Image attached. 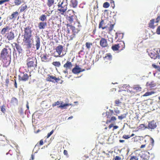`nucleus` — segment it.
<instances>
[{"mask_svg": "<svg viewBox=\"0 0 160 160\" xmlns=\"http://www.w3.org/2000/svg\"><path fill=\"white\" fill-rule=\"evenodd\" d=\"M133 89L136 92H140L142 91V88L140 87L139 85H137L134 86Z\"/></svg>", "mask_w": 160, "mask_h": 160, "instance_id": "2f4dec72", "label": "nucleus"}, {"mask_svg": "<svg viewBox=\"0 0 160 160\" xmlns=\"http://www.w3.org/2000/svg\"><path fill=\"white\" fill-rule=\"evenodd\" d=\"M118 128V126H113V128L112 130L114 131V130L117 129Z\"/></svg>", "mask_w": 160, "mask_h": 160, "instance_id": "338daca9", "label": "nucleus"}, {"mask_svg": "<svg viewBox=\"0 0 160 160\" xmlns=\"http://www.w3.org/2000/svg\"><path fill=\"white\" fill-rule=\"evenodd\" d=\"M114 24H111L109 27L108 28V30L109 32H111L113 29Z\"/></svg>", "mask_w": 160, "mask_h": 160, "instance_id": "a18cd8bd", "label": "nucleus"}, {"mask_svg": "<svg viewBox=\"0 0 160 160\" xmlns=\"http://www.w3.org/2000/svg\"><path fill=\"white\" fill-rule=\"evenodd\" d=\"M72 66V64L71 62L69 61H67L64 64L63 66V67L66 69V70L64 71L63 72L65 73L67 72V70L71 69Z\"/></svg>", "mask_w": 160, "mask_h": 160, "instance_id": "ddd939ff", "label": "nucleus"}, {"mask_svg": "<svg viewBox=\"0 0 160 160\" xmlns=\"http://www.w3.org/2000/svg\"><path fill=\"white\" fill-rule=\"evenodd\" d=\"M48 56L46 54H43L42 56L41 57L42 61L44 62H48L49 61L48 58Z\"/></svg>", "mask_w": 160, "mask_h": 160, "instance_id": "7c9ffc66", "label": "nucleus"}, {"mask_svg": "<svg viewBox=\"0 0 160 160\" xmlns=\"http://www.w3.org/2000/svg\"><path fill=\"white\" fill-rule=\"evenodd\" d=\"M125 118V116L124 115H122L121 116H118V118L120 120H122L123 118Z\"/></svg>", "mask_w": 160, "mask_h": 160, "instance_id": "680f3d73", "label": "nucleus"}, {"mask_svg": "<svg viewBox=\"0 0 160 160\" xmlns=\"http://www.w3.org/2000/svg\"><path fill=\"white\" fill-rule=\"evenodd\" d=\"M151 145L152 146H153V143H154V140L152 138H151Z\"/></svg>", "mask_w": 160, "mask_h": 160, "instance_id": "774afa93", "label": "nucleus"}, {"mask_svg": "<svg viewBox=\"0 0 160 160\" xmlns=\"http://www.w3.org/2000/svg\"><path fill=\"white\" fill-rule=\"evenodd\" d=\"M31 75H28L27 73H22L18 76L19 79L20 81H26L28 79L29 76Z\"/></svg>", "mask_w": 160, "mask_h": 160, "instance_id": "9b49d317", "label": "nucleus"}, {"mask_svg": "<svg viewBox=\"0 0 160 160\" xmlns=\"http://www.w3.org/2000/svg\"><path fill=\"white\" fill-rule=\"evenodd\" d=\"M115 39L117 41H118L122 39L123 37L122 33L116 32L115 34Z\"/></svg>", "mask_w": 160, "mask_h": 160, "instance_id": "4be33fe9", "label": "nucleus"}, {"mask_svg": "<svg viewBox=\"0 0 160 160\" xmlns=\"http://www.w3.org/2000/svg\"><path fill=\"white\" fill-rule=\"evenodd\" d=\"M139 128H140L144 129L147 128V127H145V125L143 124H141L139 126Z\"/></svg>", "mask_w": 160, "mask_h": 160, "instance_id": "864d4df0", "label": "nucleus"}, {"mask_svg": "<svg viewBox=\"0 0 160 160\" xmlns=\"http://www.w3.org/2000/svg\"><path fill=\"white\" fill-rule=\"evenodd\" d=\"M152 66L155 69H157L159 71H160V67L159 66H157L155 64H152Z\"/></svg>", "mask_w": 160, "mask_h": 160, "instance_id": "603ef678", "label": "nucleus"}, {"mask_svg": "<svg viewBox=\"0 0 160 160\" xmlns=\"http://www.w3.org/2000/svg\"><path fill=\"white\" fill-rule=\"evenodd\" d=\"M52 64L53 66L58 67H59L61 66V63L59 61L53 62Z\"/></svg>", "mask_w": 160, "mask_h": 160, "instance_id": "58836bf2", "label": "nucleus"}, {"mask_svg": "<svg viewBox=\"0 0 160 160\" xmlns=\"http://www.w3.org/2000/svg\"><path fill=\"white\" fill-rule=\"evenodd\" d=\"M13 44L15 45V47L18 51L19 53H20L22 52V49L19 44L16 42L13 43Z\"/></svg>", "mask_w": 160, "mask_h": 160, "instance_id": "c756f323", "label": "nucleus"}, {"mask_svg": "<svg viewBox=\"0 0 160 160\" xmlns=\"http://www.w3.org/2000/svg\"><path fill=\"white\" fill-rule=\"evenodd\" d=\"M28 8L27 5L22 4L19 8L20 12H22L27 10Z\"/></svg>", "mask_w": 160, "mask_h": 160, "instance_id": "cd10ccee", "label": "nucleus"}, {"mask_svg": "<svg viewBox=\"0 0 160 160\" xmlns=\"http://www.w3.org/2000/svg\"><path fill=\"white\" fill-rule=\"evenodd\" d=\"M10 0H0V5L3 4L5 2H9Z\"/></svg>", "mask_w": 160, "mask_h": 160, "instance_id": "3c124183", "label": "nucleus"}, {"mask_svg": "<svg viewBox=\"0 0 160 160\" xmlns=\"http://www.w3.org/2000/svg\"><path fill=\"white\" fill-rule=\"evenodd\" d=\"M142 160H147L149 159V153L148 152H144L141 156Z\"/></svg>", "mask_w": 160, "mask_h": 160, "instance_id": "6ab92c4d", "label": "nucleus"}, {"mask_svg": "<svg viewBox=\"0 0 160 160\" xmlns=\"http://www.w3.org/2000/svg\"><path fill=\"white\" fill-rule=\"evenodd\" d=\"M155 22V19H151L148 24V27L152 29H154L156 27V25H154Z\"/></svg>", "mask_w": 160, "mask_h": 160, "instance_id": "bb28decb", "label": "nucleus"}, {"mask_svg": "<svg viewBox=\"0 0 160 160\" xmlns=\"http://www.w3.org/2000/svg\"><path fill=\"white\" fill-rule=\"evenodd\" d=\"M104 24V20L101 19V20L99 24L98 28H102V30L107 28H108L107 26L103 27Z\"/></svg>", "mask_w": 160, "mask_h": 160, "instance_id": "a878e982", "label": "nucleus"}, {"mask_svg": "<svg viewBox=\"0 0 160 160\" xmlns=\"http://www.w3.org/2000/svg\"><path fill=\"white\" fill-rule=\"evenodd\" d=\"M116 120V118L115 117H112L111 119L110 120H107L106 123H108L109 122H110L111 121H114Z\"/></svg>", "mask_w": 160, "mask_h": 160, "instance_id": "49530a36", "label": "nucleus"}, {"mask_svg": "<svg viewBox=\"0 0 160 160\" xmlns=\"http://www.w3.org/2000/svg\"><path fill=\"white\" fill-rule=\"evenodd\" d=\"M110 6L109 3L108 2H104L103 4V7L105 8H107Z\"/></svg>", "mask_w": 160, "mask_h": 160, "instance_id": "c03bdc74", "label": "nucleus"}, {"mask_svg": "<svg viewBox=\"0 0 160 160\" xmlns=\"http://www.w3.org/2000/svg\"><path fill=\"white\" fill-rule=\"evenodd\" d=\"M11 50L8 46H6L1 51L0 60L3 63V66L7 67L10 64L11 61Z\"/></svg>", "mask_w": 160, "mask_h": 160, "instance_id": "f257e3e1", "label": "nucleus"}, {"mask_svg": "<svg viewBox=\"0 0 160 160\" xmlns=\"http://www.w3.org/2000/svg\"><path fill=\"white\" fill-rule=\"evenodd\" d=\"M137 137H135L133 138H132V142H135V141H136L138 140Z\"/></svg>", "mask_w": 160, "mask_h": 160, "instance_id": "bf43d9fd", "label": "nucleus"}, {"mask_svg": "<svg viewBox=\"0 0 160 160\" xmlns=\"http://www.w3.org/2000/svg\"><path fill=\"white\" fill-rule=\"evenodd\" d=\"M99 44L101 47L103 48H107L108 46L107 40L103 38H101Z\"/></svg>", "mask_w": 160, "mask_h": 160, "instance_id": "f8f14e48", "label": "nucleus"}, {"mask_svg": "<svg viewBox=\"0 0 160 160\" xmlns=\"http://www.w3.org/2000/svg\"><path fill=\"white\" fill-rule=\"evenodd\" d=\"M47 77L46 78V80L47 81L51 82L53 83L58 82V81L60 80V78L58 77V78L50 74H48Z\"/></svg>", "mask_w": 160, "mask_h": 160, "instance_id": "6e6552de", "label": "nucleus"}, {"mask_svg": "<svg viewBox=\"0 0 160 160\" xmlns=\"http://www.w3.org/2000/svg\"><path fill=\"white\" fill-rule=\"evenodd\" d=\"M78 4L77 0H71L70 1V6L73 8H75L77 7Z\"/></svg>", "mask_w": 160, "mask_h": 160, "instance_id": "b1692460", "label": "nucleus"}, {"mask_svg": "<svg viewBox=\"0 0 160 160\" xmlns=\"http://www.w3.org/2000/svg\"><path fill=\"white\" fill-rule=\"evenodd\" d=\"M23 36V42L24 45L27 48H31L33 42L32 35V30L30 26H28L24 28Z\"/></svg>", "mask_w": 160, "mask_h": 160, "instance_id": "f03ea898", "label": "nucleus"}, {"mask_svg": "<svg viewBox=\"0 0 160 160\" xmlns=\"http://www.w3.org/2000/svg\"><path fill=\"white\" fill-rule=\"evenodd\" d=\"M68 17H70L72 16H76L75 15L74 11L71 10H69L68 11Z\"/></svg>", "mask_w": 160, "mask_h": 160, "instance_id": "e433bc0d", "label": "nucleus"}, {"mask_svg": "<svg viewBox=\"0 0 160 160\" xmlns=\"http://www.w3.org/2000/svg\"><path fill=\"white\" fill-rule=\"evenodd\" d=\"M156 20V21L155 22L156 23H158L159 22L160 20V15L158 16Z\"/></svg>", "mask_w": 160, "mask_h": 160, "instance_id": "052dcab7", "label": "nucleus"}, {"mask_svg": "<svg viewBox=\"0 0 160 160\" xmlns=\"http://www.w3.org/2000/svg\"><path fill=\"white\" fill-rule=\"evenodd\" d=\"M156 33L158 34H160V26L157 28L156 30Z\"/></svg>", "mask_w": 160, "mask_h": 160, "instance_id": "6e6d98bb", "label": "nucleus"}, {"mask_svg": "<svg viewBox=\"0 0 160 160\" xmlns=\"http://www.w3.org/2000/svg\"><path fill=\"white\" fill-rule=\"evenodd\" d=\"M63 153L64 154L66 155V156H68V152L67 150H64V152H63Z\"/></svg>", "mask_w": 160, "mask_h": 160, "instance_id": "69168bd1", "label": "nucleus"}, {"mask_svg": "<svg viewBox=\"0 0 160 160\" xmlns=\"http://www.w3.org/2000/svg\"><path fill=\"white\" fill-rule=\"evenodd\" d=\"M54 0H47V4L49 7H50L54 3Z\"/></svg>", "mask_w": 160, "mask_h": 160, "instance_id": "c9c22d12", "label": "nucleus"}, {"mask_svg": "<svg viewBox=\"0 0 160 160\" xmlns=\"http://www.w3.org/2000/svg\"><path fill=\"white\" fill-rule=\"evenodd\" d=\"M22 0H15L14 3L15 5L19 6L22 3Z\"/></svg>", "mask_w": 160, "mask_h": 160, "instance_id": "ea45409f", "label": "nucleus"}, {"mask_svg": "<svg viewBox=\"0 0 160 160\" xmlns=\"http://www.w3.org/2000/svg\"><path fill=\"white\" fill-rule=\"evenodd\" d=\"M66 19L68 23L66 24H70L72 26H77L79 28L82 27L77 16L67 17Z\"/></svg>", "mask_w": 160, "mask_h": 160, "instance_id": "7ed1b4c3", "label": "nucleus"}, {"mask_svg": "<svg viewBox=\"0 0 160 160\" xmlns=\"http://www.w3.org/2000/svg\"><path fill=\"white\" fill-rule=\"evenodd\" d=\"M27 66L28 69L35 68L37 66V61L35 58H29L27 60Z\"/></svg>", "mask_w": 160, "mask_h": 160, "instance_id": "39448f33", "label": "nucleus"}, {"mask_svg": "<svg viewBox=\"0 0 160 160\" xmlns=\"http://www.w3.org/2000/svg\"><path fill=\"white\" fill-rule=\"evenodd\" d=\"M67 27H69L72 31V33L76 35L80 31V28H78L77 26H72L70 24H66Z\"/></svg>", "mask_w": 160, "mask_h": 160, "instance_id": "1a4fd4ad", "label": "nucleus"}, {"mask_svg": "<svg viewBox=\"0 0 160 160\" xmlns=\"http://www.w3.org/2000/svg\"><path fill=\"white\" fill-rule=\"evenodd\" d=\"M84 71V69L82 70L78 65H76L75 67L72 70V72L75 74L79 73Z\"/></svg>", "mask_w": 160, "mask_h": 160, "instance_id": "2eb2a0df", "label": "nucleus"}, {"mask_svg": "<svg viewBox=\"0 0 160 160\" xmlns=\"http://www.w3.org/2000/svg\"><path fill=\"white\" fill-rule=\"evenodd\" d=\"M122 138L126 139H128L130 138V136L129 135H124Z\"/></svg>", "mask_w": 160, "mask_h": 160, "instance_id": "4d7b16f0", "label": "nucleus"}, {"mask_svg": "<svg viewBox=\"0 0 160 160\" xmlns=\"http://www.w3.org/2000/svg\"><path fill=\"white\" fill-rule=\"evenodd\" d=\"M10 29L11 28L8 26H6L2 29L1 32V33L2 35H5L7 32H8Z\"/></svg>", "mask_w": 160, "mask_h": 160, "instance_id": "a211bd4d", "label": "nucleus"}, {"mask_svg": "<svg viewBox=\"0 0 160 160\" xmlns=\"http://www.w3.org/2000/svg\"><path fill=\"white\" fill-rule=\"evenodd\" d=\"M68 0H62L58 3V10L62 15H63L68 9Z\"/></svg>", "mask_w": 160, "mask_h": 160, "instance_id": "20e7f679", "label": "nucleus"}, {"mask_svg": "<svg viewBox=\"0 0 160 160\" xmlns=\"http://www.w3.org/2000/svg\"><path fill=\"white\" fill-rule=\"evenodd\" d=\"M114 105L116 106L120 107L122 104V102L119 99L115 100L114 101Z\"/></svg>", "mask_w": 160, "mask_h": 160, "instance_id": "473e14b6", "label": "nucleus"}, {"mask_svg": "<svg viewBox=\"0 0 160 160\" xmlns=\"http://www.w3.org/2000/svg\"><path fill=\"white\" fill-rule=\"evenodd\" d=\"M4 37L8 41H11L14 39L15 37L14 33L12 31L7 32L5 35Z\"/></svg>", "mask_w": 160, "mask_h": 160, "instance_id": "9d476101", "label": "nucleus"}, {"mask_svg": "<svg viewBox=\"0 0 160 160\" xmlns=\"http://www.w3.org/2000/svg\"><path fill=\"white\" fill-rule=\"evenodd\" d=\"M43 144V141L42 139L40 140L39 142L36 145V146H39L42 145Z\"/></svg>", "mask_w": 160, "mask_h": 160, "instance_id": "09e8293b", "label": "nucleus"}, {"mask_svg": "<svg viewBox=\"0 0 160 160\" xmlns=\"http://www.w3.org/2000/svg\"><path fill=\"white\" fill-rule=\"evenodd\" d=\"M138 158L137 157V156L136 155V156L132 155L131 156V160H138Z\"/></svg>", "mask_w": 160, "mask_h": 160, "instance_id": "8fccbe9b", "label": "nucleus"}, {"mask_svg": "<svg viewBox=\"0 0 160 160\" xmlns=\"http://www.w3.org/2000/svg\"><path fill=\"white\" fill-rule=\"evenodd\" d=\"M47 26L46 22H41L38 23V27L39 29H43L45 28Z\"/></svg>", "mask_w": 160, "mask_h": 160, "instance_id": "aec40b11", "label": "nucleus"}, {"mask_svg": "<svg viewBox=\"0 0 160 160\" xmlns=\"http://www.w3.org/2000/svg\"><path fill=\"white\" fill-rule=\"evenodd\" d=\"M155 93L154 92L152 91L150 92H146L143 95V97H146L151 95Z\"/></svg>", "mask_w": 160, "mask_h": 160, "instance_id": "37998d69", "label": "nucleus"}, {"mask_svg": "<svg viewBox=\"0 0 160 160\" xmlns=\"http://www.w3.org/2000/svg\"><path fill=\"white\" fill-rule=\"evenodd\" d=\"M76 36V35L72 33L70 34H67V39L69 40H72L73 38H75Z\"/></svg>", "mask_w": 160, "mask_h": 160, "instance_id": "c85d7f7f", "label": "nucleus"}, {"mask_svg": "<svg viewBox=\"0 0 160 160\" xmlns=\"http://www.w3.org/2000/svg\"><path fill=\"white\" fill-rule=\"evenodd\" d=\"M19 14L18 12L17 11L13 12L10 15L8 16V18H9V20L14 21L16 19Z\"/></svg>", "mask_w": 160, "mask_h": 160, "instance_id": "4468645a", "label": "nucleus"}, {"mask_svg": "<svg viewBox=\"0 0 160 160\" xmlns=\"http://www.w3.org/2000/svg\"><path fill=\"white\" fill-rule=\"evenodd\" d=\"M149 55L152 59H155L157 58L160 59V55L158 54L155 53L154 52H150Z\"/></svg>", "mask_w": 160, "mask_h": 160, "instance_id": "f3484780", "label": "nucleus"}, {"mask_svg": "<svg viewBox=\"0 0 160 160\" xmlns=\"http://www.w3.org/2000/svg\"><path fill=\"white\" fill-rule=\"evenodd\" d=\"M18 102V99L15 97H12L11 101V103L12 104H17Z\"/></svg>", "mask_w": 160, "mask_h": 160, "instance_id": "f704fd0d", "label": "nucleus"}, {"mask_svg": "<svg viewBox=\"0 0 160 160\" xmlns=\"http://www.w3.org/2000/svg\"><path fill=\"white\" fill-rule=\"evenodd\" d=\"M14 86L16 88H17L18 86H17V84L16 82V79H14Z\"/></svg>", "mask_w": 160, "mask_h": 160, "instance_id": "e2e57ef3", "label": "nucleus"}, {"mask_svg": "<svg viewBox=\"0 0 160 160\" xmlns=\"http://www.w3.org/2000/svg\"><path fill=\"white\" fill-rule=\"evenodd\" d=\"M35 42L36 49L38 50L40 46V38L39 36H37L36 37Z\"/></svg>", "mask_w": 160, "mask_h": 160, "instance_id": "5701e85b", "label": "nucleus"}, {"mask_svg": "<svg viewBox=\"0 0 160 160\" xmlns=\"http://www.w3.org/2000/svg\"><path fill=\"white\" fill-rule=\"evenodd\" d=\"M110 3L111 5L112 6L113 8L115 7V4L114 1L113 0H110Z\"/></svg>", "mask_w": 160, "mask_h": 160, "instance_id": "13d9d810", "label": "nucleus"}, {"mask_svg": "<svg viewBox=\"0 0 160 160\" xmlns=\"http://www.w3.org/2000/svg\"><path fill=\"white\" fill-rule=\"evenodd\" d=\"M117 44H114L112 46V49L114 51L119 50Z\"/></svg>", "mask_w": 160, "mask_h": 160, "instance_id": "4c0bfd02", "label": "nucleus"}, {"mask_svg": "<svg viewBox=\"0 0 160 160\" xmlns=\"http://www.w3.org/2000/svg\"><path fill=\"white\" fill-rule=\"evenodd\" d=\"M72 105V104H71L69 103H65L63 104V102L62 101L59 102L58 101L57 102H56L55 103H53L52 104V106L53 107H54L56 106H58V108H60L62 109H66V108L65 107L71 106Z\"/></svg>", "mask_w": 160, "mask_h": 160, "instance_id": "0eeeda50", "label": "nucleus"}, {"mask_svg": "<svg viewBox=\"0 0 160 160\" xmlns=\"http://www.w3.org/2000/svg\"><path fill=\"white\" fill-rule=\"evenodd\" d=\"M103 59L104 60L106 61H110L112 59V56L110 53H107L105 56L104 57Z\"/></svg>", "mask_w": 160, "mask_h": 160, "instance_id": "412c9836", "label": "nucleus"}, {"mask_svg": "<svg viewBox=\"0 0 160 160\" xmlns=\"http://www.w3.org/2000/svg\"><path fill=\"white\" fill-rule=\"evenodd\" d=\"M54 132L53 130H52L48 134L47 137L48 138Z\"/></svg>", "mask_w": 160, "mask_h": 160, "instance_id": "5fc2aeb1", "label": "nucleus"}, {"mask_svg": "<svg viewBox=\"0 0 160 160\" xmlns=\"http://www.w3.org/2000/svg\"><path fill=\"white\" fill-rule=\"evenodd\" d=\"M148 126L149 129H154L157 127L156 123L154 121H152L149 122Z\"/></svg>", "mask_w": 160, "mask_h": 160, "instance_id": "dca6fc26", "label": "nucleus"}, {"mask_svg": "<svg viewBox=\"0 0 160 160\" xmlns=\"http://www.w3.org/2000/svg\"><path fill=\"white\" fill-rule=\"evenodd\" d=\"M121 158L119 156H116L115 158V160H121Z\"/></svg>", "mask_w": 160, "mask_h": 160, "instance_id": "0e129e2a", "label": "nucleus"}, {"mask_svg": "<svg viewBox=\"0 0 160 160\" xmlns=\"http://www.w3.org/2000/svg\"><path fill=\"white\" fill-rule=\"evenodd\" d=\"M146 85L147 86H149L150 88H152L155 87L156 85L153 81H152L150 82H147Z\"/></svg>", "mask_w": 160, "mask_h": 160, "instance_id": "72a5a7b5", "label": "nucleus"}, {"mask_svg": "<svg viewBox=\"0 0 160 160\" xmlns=\"http://www.w3.org/2000/svg\"><path fill=\"white\" fill-rule=\"evenodd\" d=\"M63 49V46L61 45H59L57 46L55 48L56 52L57 53V55H54V56L55 58L62 57L65 54L62 53Z\"/></svg>", "mask_w": 160, "mask_h": 160, "instance_id": "423d86ee", "label": "nucleus"}, {"mask_svg": "<svg viewBox=\"0 0 160 160\" xmlns=\"http://www.w3.org/2000/svg\"><path fill=\"white\" fill-rule=\"evenodd\" d=\"M1 110L2 112L3 113H4L6 111V109L5 108V106L3 105L1 107H0Z\"/></svg>", "mask_w": 160, "mask_h": 160, "instance_id": "de8ad7c7", "label": "nucleus"}, {"mask_svg": "<svg viewBox=\"0 0 160 160\" xmlns=\"http://www.w3.org/2000/svg\"><path fill=\"white\" fill-rule=\"evenodd\" d=\"M117 45L118 46L119 50H122L125 48V44L124 42L123 41H120Z\"/></svg>", "mask_w": 160, "mask_h": 160, "instance_id": "393cba45", "label": "nucleus"}, {"mask_svg": "<svg viewBox=\"0 0 160 160\" xmlns=\"http://www.w3.org/2000/svg\"><path fill=\"white\" fill-rule=\"evenodd\" d=\"M39 19L41 21L43 22L44 21L46 20L47 17L45 15L42 14L40 17Z\"/></svg>", "mask_w": 160, "mask_h": 160, "instance_id": "a19ab883", "label": "nucleus"}, {"mask_svg": "<svg viewBox=\"0 0 160 160\" xmlns=\"http://www.w3.org/2000/svg\"><path fill=\"white\" fill-rule=\"evenodd\" d=\"M85 44L88 50L90 49L92 45V43L90 42H86Z\"/></svg>", "mask_w": 160, "mask_h": 160, "instance_id": "79ce46f5", "label": "nucleus"}]
</instances>
